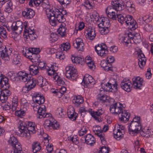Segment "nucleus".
<instances>
[{
	"label": "nucleus",
	"mask_w": 153,
	"mask_h": 153,
	"mask_svg": "<svg viewBox=\"0 0 153 153\" xmlns=\"http://www.w3.org/2000/svg\"><path fill=\"white\" fill-rule=\"evenodd\" d=\"M83 5L86 8L88 9H91L92 8L93 4L88 0H85L83 3Z\"/></svg>",
	"instance_id": "obj_57"
},
{
	"label": "nucleus",
	"mask_w": 153,
	"mask_h": 153,
	"mask_svg": "<svg viewBox=\"0 0 153 153\" xmlns=\"http://www.w3.org/2000/svg\"><path fill=\"white\" fill-rule=\"evenodd\" d=\"M66 90V88L64 86L60 88V89L57 91V97H60L62 96V94H64Z\"/></svg>",
	"instance_id": "obj_51"
},
{
	"label": "nucleus",
	"mask_w": 153,
	"mask_h": 153,
	"mask_svg": "<svg viewBox=\"0 0 153 153\" xmlns=\"http://www.w3.org/2000/svg\"><path fill=\"white\" fill-rule=\"evenodd\" d=\"M101 67L103 68L104 70L105 71H112V69L110 66L109 65L111 66V64H107L106 61H104L101 62Z\"/></svg>",
	"instance_id": "obj_42"
},
{
	"label": "nucleus",
	"mask_w": 153,
	"mask_h": 153,
	"mask_svg": "<svg viewBox=\"0 0 153 153\" xmlns=\"http://www.w3.org/2000/svg\"><path fill=\"white\" fill-rule=\"evenodd\" d=\"M125 107L120 102H117L111 105L109 110L111 113L114 115H118L120 120L123 123L129 120L130 114L124 109Z\"/></svg>",
	"instance_id": "obj_1"
},
{
	"label": "nucleus",
	"mask_w": 153,
	"mask_h": 153,
	"mask_svg": "<svg viewBox=\"0 0 153 153\" xmlns=\"http://www.w3.org/2000/svg\"><path fill=\"white\" fill-rule=\"evenodd\" d=\"M87 132V130L85 127H83L79 131V134L80 136H82Z\"/></svg>",
	"instance_id": "obj_64"
},
{
	"label": "nucleus",
	"mask_w": 153,
	"mask_h": 153,
	"mask_svg": "<svg viewBox=\"0 0 153 153\" xmlns=\"http://www.w3.org/2000/svg\"><path fill=\"white\" fill-rule=\"evenodd\" d=\"M65 26L66 25L64 23H62L58 29V33L62 37L65 36L66 35L67 28L65 27Z\"/></svg>",
	"instance_id": "obj_27"
},
{
	"label": "nucleus",
	"mask_w": 153,
	"mask_h": 153,
	"mask_svg": "<svg viewBox=\"0 0 153 153\" xmlns=\"http://www.w3.org/2000/svg\"><path fill=\"white\" fill-rule=\"evenodd\" d=\"M141 129L140 123H130L128 129L129 131L134 132L135 133L137 132Z\"/></svg>",
	"instance_id": "obj_14"
},
{
	"label": "nucleus",
	"mask_w": 153,
	"mask_h": 153,
	"mask_svg": "<svg viewBox=\"0 0 153 153\" xmlns=\"http://www.w3.org/2000/svg\"><path fill=\"white\" fill-rule=\"evenodd\" d=\"M54 17L59 23H63L65 20L63 14L58 9H57L55 12Z\"/></svg>",
	"instance_id": "obj_24"
},
{
	"label": "nucleus",
	"mask_w": 153,
	"mask_h": 153,
	"mask_svg": "<svg viewBox=\"0 0 153 153\" xmlns=\"http://www.w3.org/2000/svg\"><path fill=\"white\" fill-rule=\"evenodd\" d=\"M36 132L35 127L26 128L23 123H20L19 126L18 133L22 137H29L31 133H34Z\"/></svg>",
	"instance_id": "obj_4"
},
{
	"label": "nucleus",
	"mask_w": 153,
	"mask_h": 153,
	"mask_svg": "<svg viewBox=\"0 0 153 153\" xmlns=\"http://www.w3.org/2000/svg\"><path fill=\"white\" fill-rule=\"evenodd\" d=\"M97 99L102 102H106L108 100V97L106 95H102L101 96V95H98Z\"/></svg>",
	"instance_id": "obj_55"
},
{
	"label": "nucleus",
	"mask_w": 153,
	"mask_h": 153,
	"mask_svg": "<svg viewBox=\"0 0 153 153\" xmlns=\"http://www.w3.org/2000/svg\"><path fill=\"white\" fill-rule=\"evenodd\" d=\"M72 102L74 104L75 106L78 107L80 104L83 102V98L80 95L76 96L74 97Z\"/></svg>",
	"instance_id": "obj_30"
},
{
	"label": "nucleus",
	"mask_w": 153,
	"mask_h": 153,
	"mask_svg": "<svg viewBox=\"0 0 153 153\" xmlns=\"http://www.w3.org/2000/svg\"><path fill=\"white\" fill-rule=\"evenodd\" d=\"M8 82V78L0 72V87L4 89L1 93L2 94L7 97L10 96L11 94L10 91L8 89L10 86Z\"/></svg>",
	"instance_id": "obj_3"
},
{
	"label": "nucleus",
	"mask_w": 153,
	"mask_h": 153,
	"mask_svg": "<svg viewBox=\"0 0 153 153\" xmlns=\"http://www.w3.org/2000/svg\"><path fill=\"white\" fill-rule=\"evenodd\" d=\"M98 127H96L93 128V131L95 134L97 135L100 138L102 143L103 144H106L105 140V135L104 132L102 130H100Z\"/></svg>",
	"instance_id": "obj_13"
},
{
	"label": "nucleus",
	"mask_w": 153,
	"mask_h": 153,
	"mask_svg": "<svg viewBox=\"0 0 153 153\" xmlns=\"http://www.w3.org/2000/svg\"><path fill=\"white\" fill-rule=\"evenodd\" d=\"M12 147L14 148L13 153H24L22 150V145L19 141Z\"/></svg>",
	"instance_id": "obj_35"
},
{
	"label": "nucleus",
	"mask_w": 153,
	"mask_h": 153,
	"mask_svg": "<svg viewBox=\"0 0 153 153\" xmlns=\"http://www.w3.org/2000/svg\"><path fill=\"white\" fill-rule=\"evenodd\" d=\"M144 29L148 32H151L153 30V26L152 25L146 24L144 27Z\"/></svg>",
	"instance_id": "obj_52"
},
{
	"label": "nucleus",
	"mask_w": 153,
	"mask_h": 153,
	"mask_svg": "<svg viewBox=\"0 0 153 153\" xmlns=\"http://www.w3.org/2000/svg\"><path fill=\"white\" fill-rule=\"evenodd\" d=\"M74 43V46L78 51H82L83 50L84 44L82 39L80 38H77Z\"/></svg>",
	"instance_id": "obj_17"
},
{
	"label": "nucleus",
	"mask_w": 153,
	"mask_h": 153,
	"mask_svg": "<svg viewBox=\"0 0 153 153\" xmlns=\"http://www.w3.org/2000/svg\"><path fill=\"white\" fill-rule=\"evenodd\" d=\"M67 114L68 117L72 121L75 120L78 115L74 111V109L73 108L68 109Z\"/></svg>",
	"instance_id": "obj_28"
},
{
	"label": "nucleus",
	"mask_w": 153,
	"mask_h": 153,
	"mask_svg": "<svg viewBox=\"0 0 153 153\" xmlns=\"http://www.w3.org/2000/svg\"><path fill=\"white\" fill-rule=\"evenodd\" d=\"M41 147L39 143L38 142H34L32 144V149L34 153H36L41 149Z\"/></svg>",
	"instance_id": "obj_33"
},
{
	"label": "nucleus",
	"mask_w": 153,
	"mask_h": 153,
	"mask_svg": "<svg viewBox=\"0 0 153 153\" xmlns=\"http://www.w3.org/2000/svg\"><path fill=\"white\" fill-rule=\"evenodd\" d=\"M138 58L139 67L141 68H143L146 64V58L144 55L141 53L138 54Z\"/></svg>",
	"instance_id": "obj_22"
},
{
	"label": "nucleus",
	"mask_w": 153,
	"mask_h": 153,
	"mask_svg": "<svg viewBox=\"0 0 153 153\" xmlns=\"http://www.w3.org/2000/svg\"><path fill=\"white\" fill-rule=\"evenodd\" d=\"M25 112L23 110H18L15 112V114L16 116L21 118L25 115Z\"/></svg>",
	"instance_id": "obj_60"
},
{
	"label": "nucleus",
	"mask_w": 153,
	"mask_h": 153,
	"mask_svg": "<svg viewBox=\"0 0 153 153\" xmlns=\"http://www.w3.org/2000/svg\"><path fill=\"white\" fill-rule=\"evenodd\" d=\"M87 31V33L86 37L87 39L91 40H93L96 35L95 29L91 27H89Z\"/></svg>",
	"instance_id": "obj_18"
},
{
	"label": "nucleus",
	"mask_w": 153,
	"mask_h": 153,
	"mask_svg": "<svg viewBox=\"0 0 153 153\" xmlns=\"http://www.w3.org/2000/svg\"><path fill=\"white\" fill-rule=\"evenodd\" d=\"M39 67L41 69H46L48 73V75L51 76L53 74L55 71L57 70V67L53 65H51V67L46 66L45 62V61L40 62L38 64Z\"/></svg>",
	"instance_id": "obj_6"
},
{
	"label": "nucleus",
	"mask_w": 153,
	"mask_h": 153,
	"mask_svg": "<svg viewBox=\"0 0 153 153\" xmlns=\"http://www.w3.org/2000/svg\"><path fill=\"white\" fill-rule=\"evenodd\" d=\"M133 85L134 88L141 89L143 82V79L139 77L133 79Z\"/></svg>",
	"instance_id": "obj_16"
},
{
	"label": "nucleus",
	"mask_w": 153,
	"mask_h": 153,
	"mask_svg": "<svg viewBox=\"0 0 153 153\" xmlns=\"http://www.w3.org/2000/svg\"><path fill=\"white\" fill-rule=\"evenodd\" d=\"M109 149L105 146H103L99 151V153H108L109 152Z\"/></svg>",
	"instance_id": "obj_63"
},
{
	"label": "nucleus",
	"mask_w": 153,
	"mask_h": 153,
	"mask_svg": "<svg viewBox=\"0 0 153 153\" xmlns=\"http://www.w3.org/2000/svg\"><path fill=\"white\" fill-rule=\"evenodd\" d=\"M55 19V18L54 16H53L50 18V19H48L50 24L52 26H55L56 25L58 21H56Z\"/></svg>",
	"instance_id": "obj_59"
},
{
	"label": "nucleus",
	"mask_w": 153,
	"mask_h": 153,
	"mask_svg": "<svg viewBox=\"0 0 153 153\" xmlns=\"http://www.w3.org/2000/svg\"><path fill=\"white\" fill-rule=\"evenodd\" d=\"M8 142L12 146H14L15 144L18 141L15 137L12 136H10Z\"/></svg>",
	"instance_id": "obj_48"
},
{
	"label": "nucleus",
	"mask_w": 153,
	"mask_h": 153,
	"mask_svg": "<svg viewBox=\"0 0 153 153\" xmlns=\"http://www.w3.org/2000/svg\"><path fill=\"white\" fill-rule=\"evenodd\" d=\"M18 99L16 96L14 97L12 99V110L13 111H15L18 106Z\"/></svg>",
	"instance_id": "obj_45"
},
{
	"label": "nucleus",
	"mask_w": 153,
	"mask_h": 153,
	"mask_svg": "<svg viewBox=\"0 0 153 153\" xmlns=\"http://www.w3.org/2000/svg\"><path fill=\"white\" fill-rule=\"evenodd\" d=\"M88 111L91 116L96 120H98L99 119V116L102 114L104 112V110L101 108L95 111L92 110L91 109H89Z\"/></svg>",
	"instance_id": "obj_15"
},
{
	"label": "nucleus",
	"mask_w": 153,
	"mask_h": 153,
	"mask_svg": "<svg viewBox=\"0 0 153 153\" xmlns=\"http://www.w3.org/2000/svg\"><path fill=\"white\" fill-rule=\"evenodd\" d=\"M119 41L120 43H123L124 45H127L129 43H131L132 41L129 39L127 36H120L119 38Z\"/></svg>",
	"instance_id": "obj_34"
},
{
	"label": "nucleus",
	"mask_w": 153,
	"mask_h": 153,
	"mask_svg": "<svg viewBox=\"0 0 153 153\" xmlns=\"http://www.w3.org/2000/svg\"><path fill=\"white\" fill-rule=\"evenodd\" d=\"M140 134L143 137H150V135H152L153 133L152 131L149 129L147 130L144 129H143L142 131L141 132Z\"/></svg>",
	"instance_id": "obj_44"
},
{
	"label": "nucleus",
	"mask_w": 153,
	"mask_h": 153,
	"mask_svg": "<svg viewBox=\"0 0 153 153\" xmlns=\"http://www.w3.org/2000/svg\"><path fill=\"white\" fill-rule=\"evenodd\" d=\"M56 57L57 58H59L61 60L64 59L65 57L64 54L62 52L57 53L56 54Z\"/></svg>",
	"instance_id": "obj_62"
},
{
	"label": "nucleus",
	"mask_w": 153,
	"mask_h": 153,
	"mask_svg": "<svg viewBox=\"0 0 153 153\" xmlns=\"http://www.w3.org/2000/svg\"><path fill=\"white\" fill-rule=\"evenodd\" d=\"M33 100L36 103L41 105L43 104L45 102V98L44 97L39 94H36L34 96Z\"/></svg>",
	"instance_id": "obj_29"
},
{
	"label": "nucleus",
	"mask_w": 153,
	"mask_h": 153,
	"mask_svg": "<svg viewBox=\"0 0 153 153\" xmlns=\"http://www.w3.org/2000/svg\"><path fill=\"white\" fill-rule=\"evenodd\" d=\"M52 76H53V80L57 82L59 85H63L65 84L63 80L58 75L56 71H55L53 74H52Z\"/></svg>",
	"instance_id": "obj_36"
},
{
	"label": "nucleus",
	"mask_w": 153,
	"mask_h": 153,
	"mask_svg": "<svg viewBox=\"0 0 153 153\" xmlns=\"http://www.w3.org/2000/svg\"><path fill=\"white\" fill-rule=\"evenodd\" d=\"M101 86L102 88L105 91H114V89L111 87L109 84H108V82L106 84L102 83L101 84Z\"/></svg>",
	"instance_id": "obj_46"
},
{
	"label": "nucleus",
	"mask_w": 153,
	"mask_h": 153,
	"mask_svg": "<svg viewBox=\"0 0 153 153\" xmlns=\"http://www.w3.org/2000/svg\"><path fill=\"white\" fill-rule=\"evenodd\" d=\"M45 11L46 14L48 19H50V18L54 16L55 12H56L50 9V8L46 9Z\"/></svg>",
	"instance_id": "obj_49"
},
{
	"label": "nucleus",
	"mask_w": 153,
	"mask_h": 153,
	"mask_svg": "<svg viewBox=\"0 0 153 153\" xmlns=\"http://www.w3.org/2000/svg\"><path fill=\"white\" fill-rule=\"evenodd\" d=\"M25 57L30 59L32 62H36V61H38V57H36L35 54H33L31 51L28 52V54H27V56Z\"/></svg>",
	"instance_id": "obj_43"
},
{
	"label": "nucleus",
	"mask_w": 153,
	"mask_h": 153,
	"mask_svg": "<svg viewBox=\"0 0 153 153\" xmlns=\"http://www.w3.org/2000/svg\"><path fill=\"white\" fill-rule=\"evenodd\" d=\"M7 32L5 28L3 26L0 27V35L4 38L7 37Z\"/></svg>",
	"instance_id": "obj_54"
},
{
	"label": "nucleus",
	"mask_w": 153,
	"mask_h": 153,
	"mask_svg": "<svg viewBox=\"0 0 153 153\" xmlns=\"http://www.w3.org/2000/svg\"><path fill=\"white\" fill-rule=\"evenodd\" d=\"M117 18L119 22L121 24L124 23L125 17L122 14H119L117 15Z\"/></svg>",
	"instance_id": "obj_58"
},
{
	"label": "nucleus",
	"mask_w": 153,
	"mask_h": 153,
	"mask_svg": "<svg viewBox=\"0 0 153 153\" xmlns=\"http://www.w3.org/2000/svg\"><path fill=\"white\" fill-rule=\"evenodd\" d=\"M140 41V36L139 33H136L134 37L133 42L135 43H139Z\"/></svg>",
	"instance_id": "obj_56"
},
{
	"label": "nucleus",
	"mask_w": 153,
	"mask_h": 153,
	"mask_svg": "<svg viewBox=\"0 0 153 153\" xmlns=\"http://www.w3.org/2000/svg\"><path fill=\"white\" fill-rule=\"evenodd\" d=\"M30 73L32 75H35L39 73L38 66L34 65H31L29 67Z\"/></svg>",
	"instance_id": "obj_37"
},
{
	"label": "nucleus",
	"mask_w": 153,
	"mask_h": 153,
	"mask_svg": "<svg viewBox=\"0 0 153 153\" xmlns=\"http://www.w3.org/2000/svg\"><path fill=\"white\" fill-rule=\"evenodd\" d=\"M63 110L61 108H59L56 110V114L59 117H63L64 116Z\"/></svg>",
	"instance_id": "obj_53"
},
{
	"label": "nucleus",
	"mask_w": 153,
	"mask_h": 153,
	"mask_svg": "<svg viewBox=\"0 0 153 153\" xmlns=\"http://www.w3.org/2000/svg\"><path fill=\"white\" fill-rule=\"evenodd\" d=\"M95 50L98 55L101 57H104L107 56L108 53L107 50H104L101 48L99 46H96L95 47Z\"/></svg>",
	"instance_id": "obj_25"
},
{
	"label": "nucleus",
	"mask_w": 153,
	"mask_h": 153,
	"mask_svg": "<svg viewBox=\"0 0 153 153\" xmlns=\"http://www.w3.org/2000/svg\"><path fill=\"white\" fill-rule=\"evenodd\" d=\"M124 0H113L111 2L112 6L108 7L105 9V12L106 14L115 12V11L122 10L124 6Z\"/></svg>",
	"instance_id": "obj_2"
},
{
	"label": "nucleus",
	"mask_w": 153,
	"mask_h": 153,
	"mask_svg": "<svg viewBox=\"0 0 153 153\" xmlns=\"http://www.w3.org/2000/svg\"><path fill=\"white\" fill-rule=\"evenodd\" d=\"M124 132V131H121L120 129H116L115 127L113 131L114 137L117 139L119 138L120 139L123 137Z\"/></svg>",
	"instance_id": "obj_32"
},
{
	"label": "nucleus",
	"mask_w": 153,
	"mask_h": 153,
	"mask_svg": "<svg viewBox=\"0 0 153 153\" xmlns=\"http://www.w3.org/2000/svg\"><path fill=\"white\" fill-rule=\"evenodd\" d=\"M66 77L69 79H74L77 76V71L73 67L68 66L65 68Z\"/></svg>",
	"instance_id": "obj_9"
},
{
	"label": "nucleus",
	"mask_w": 153,
	"mask_h": 153,
	"mask_svg": "<svg viewBox=\"0 0 153 153\" xmlns=\"http://www.w3.org/2000/svg\"><path fill=\"white\" fill-rule=\"evenodd\" d=\"M23 26L22 22L20 21H18L16 22L13 23L11 27L13 34H16V36H18L22 32Z\"/></svg>",
	"instance_id": "obj_7"
},
{
	"label": "nucleus",
	"mask_w": 153,
	"mask_h": 153,
	"mask_svg": "<svg viewBox=\"0 0 153 153\" xmlns=\"http://www.w3.org/2000/svg\"><path fill=\"white\" fill-rule=\"evenodd\" d=\"M22 16L26 18L31 19L35 15L34 11L32 9L27 8L25 9L22 13Z\"/></svg>",
	"instance_id": "obj_19"
},
{
	"label": "nucleus",
	"mask_w": 153,
	"mask_h": 153,
	"mask_svg": "<svg viewBox=\"0 0 153 153\" xmlns=\"http://www.w3.org/2000/svg\"><path fill=\"white\" fill-rule=\"evenodd\" d=\"M44 80L42 76H38L36 80L37 85L39 86H41Z\"/></svg>",
	"instance_id": "obj_61"
},
{
	"label": "nucleus",
	"mask_w": 153,
	"mask_h": 153,
	"mask_svg": "<svg viewBox=\"0 0 153 153\" xmlns=\"http://www.w3.org/2000/svg\"><path fill=\"white\" fill-rule=\"evenodd\" d=\"M105 18L104 17L101 18L99 20V22L98 26L99 27L102 26V25L104 26L105 28H109L110 26V24L109 23V20L107 18Z\"/></svg>",
	"instance_id": "obj_23"
},
{
	"label": "nucleus",
	"mask_w": 153,
	"mask_h": 153,
	"mask_svg": "<svg viewBox=\"0 0 153 153\" xmlns=\"http://www.w3.org/2000/svg\"><path fill=\"white\" fill-rule=\"evenodd\" d=\"M131 82L128 79H124L120 84L121 88L125 91L129 92L131 90Z\"/></svg>",
	"instance_id": "obj_12"
},
{
	"label": "nucleus",
	"mask_w": 153,
	"mask_h": 153,
	"mask_svg": "<svg viewBox=\"0 0 153 153\" xmlns=\"http://www.w3.org/2000/svg\"><path fill=\"white\" fill-rule=\"evenodd\" d=\"M21 56L17 54H14L13 56L12 63L14 65L20 64L21 62Z\"/></svg>",
	"instance_id": "obj_38"
},
{
	"label": "nucleus",
	"mask_w": 153,
	"mask_h": 153,
	"mask_svg": "<svg viewBox=\"0 0 153 153\" xmlns=\"http://www.w3.org/2000/svg\"><path fill=\"white\" fill-rule=\"evenodd\" d=\"M82 83L85 88H91L95 83L94 79L88 74H86L83 78Z\"/></svg>",
	"instance_id": "obj_10"
},
{
	"label": "nucleus",
	"mask_w": 153,
	"mask_h": 153,
	"mask_svg": "<svg viewBox=\"0 0 153 153\" xmlns=\"http://www.w3.org/2000/svg\"><path fill=\"white\" fill-rule=\"evenodd\" d=\"M34 4L36 6H38L41 4L44 9H47L50 8V6L48 0H34Z\"/></svg>",
	"instance_id": "obj_20"
},
{
	"label": "nucleus",
	"mask_w": 153,
	"mask_h": 153,
	"mask_svg": "<svg viewBox=\"0 0 153 153\" xmlns=\"http://www.w3.org/2000/svg\"><path fill=\"white\" fill-rule=\"evenodd\" d=\"M53 122H51L49 120H45L44 123V126L45 128L48 131L49 130L51 129V124Z\"/></svg>",
	"instance_id": "obj_50"
},
{
	"label": "nucleus",
	"mask_w": 153,
	"mask_h": 153,
	"mask_svg": "<svg viewBox=\"0 0 153 153\" xmlns=\"http://www.w3.org/2000/svg\"><path fill=\"white\" fill-rule=\"evenodd\" d=\"M85 141L86 143L91 145L95 143L96 140L91 134H88L85 137Z\"/></svg>",
	"instance_id": "obj_26"
},
{
	"label": "nucleus",
	"mask_w": 153,
	"mask_h": 153,
	"mask_svg": "<svg viewBox=\"0 0 153 153\" xmlns=\"http://www.w3.org/2000/svg\"><path fill=\"white\" fill-rule=\"evenodd\" d=\"M60 48L61 51H67L70 48V44L68 42L64 43L61 45Z\"/></svg>",
	"instance_id": "obj_47"
},
{
	"label": "nucleus",
	"mask_w": 153,
	"mask_h": 153,
	"mask_svg": "<svg viewBox=\"0 0 153 153\" xmlns=\"http://www.w3.org/2000/svg\"><path fill=\"white\" fill-rule=\"evenodd\" d=\"M5 4L4 11L8 13H10L13 10V3L12 1L10 0Z\"/></svg>",
	"instance_id": "obj_41"
},
{
	"label": "nucleus",
	"mask_w": 153,
	"mask_h": 153,
	"mask_svg": "<svg viewBox=\"0 0 153 153\" xmlns=\"http://www.w3.org/2000/svg\"><path fill=\"white\" fill-rule=\"evenodd\" d=\"M124 23L127 25H129V27L133 30L137 27L136 22L134 21L132 16L130 15H128L125 17Z\"/></svg>",
	"instance_id": "obj_11"
},
{
	"label": "nucleus",
	"mask_w": 153,
	"mask_h": 153,
	"mask_svg": "<svg viewBox=\"0 0 153 153\" xmlns=\"http://www.w3.org/2000/svg\"><path fill=\"white\" fill-rule=\"evenodd\" d=\"M3 42V39L0 37V57L5 62L8 61L10 59L9 54L11 51L6 49V47L4 50L1 49Z\"/></svg>",
	"instance_id": "obj_8"
},
{
	"label": "nucleus",
	"mask_w": 153,
	"mask_h": 153,
	"mask_svg": "<svg viewBox=\"0 0 153 153\" xmlns=\"http://www.w3.org/2000/svg\"><path fill=\"white\" fill-rule=\"evenodd\" d=\"M18 77L20 81L24 82H27L30 78V76L28 74L22 71L18 72Z\"/></svg>",
	"instance_id": "obj_21"
},
{
	"label": "nucleus",
	"mask_w": 153,
	"mask_h": 153,
	"mask_svg": "<svg viewBox=\"0 0 153 153\" xmlns=\"http://www.w3.org/2000/svg\"><path fill=\"white\" fill-rule=\"evenodd\" d=\"M71 59L73 62L77 64L82 65L85 63L84 59L82 56L75 57L72 56Z\"/></svg>",
	"instance_id": "obj_31"
},
{
	"label": "nucleus",
	"mask_w": 153,
	"mask_h": 153,
	"mask_svg": "<svg viewBox=\"0 0 153 153\" xmlns=\"http://www.w3.org/2000/svg\"><path fill=\"white\" fill-rule=\"evenodd\" d=\"M108 82V84H109L111 86L110 87L114 89V91H116L117 90V84L115 79L112 78H111Z\"/></svg>",
	"instance_id": "obj_40"
},
{
	"label": "nucleus",
	"mask_w": 153,
	"mask_h": 153,
	"mask_svg": "<svg viewBox=\"0 0 153 153\" xmlns=\"http://www.w3.org/2000/svg\"><path fill=\"white\" fill-rule=\"evenodd\" d=\"M38 104L36 103L34 104L33 108L34 111H37V118H42L46 117L47 114H45L46 111L45 107L44 105Z\"/></svg>",
	"instance_id": "obj_5"
},
{
	"label": "nucleus",
	"mask_w": 153,
	"mask_h": 153,
	"mask_svg": "<svg viewBox=\"0 0 153 153\" xmlns=\"http://www.w3.org/2000/svg\"><path fill=\"white\" fill-rule=\"evenodd\" d=\"M28 86L30 88V89H32L34 88L36 84V79L34 78H31L29 79L27 82Z\"/></svg>",
	"instance_id": "obj_39"
}]
</instances>
